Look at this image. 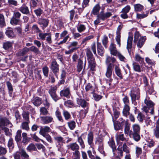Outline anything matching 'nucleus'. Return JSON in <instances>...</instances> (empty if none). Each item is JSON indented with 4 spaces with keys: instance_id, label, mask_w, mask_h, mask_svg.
Returning a JSON list of instances; mask_svg holds the SVG:
<instances>
[{
    "instance_id": "62",
    "label": "nucleus",
    "mask_w": 159,
    "mask_h": 159,
    "mask_svg": "<svg viewBox=\"0 0 159 159\" xmlns=\"http://www.w3.org/2000/svg\"><path fill=\"white\" fill-rule=\"evenodd\" d=\"M45 138L47 141L50 143H53V141L51 136L48 134L42 135Z\"/></svg>"
},
{
    "instance_id": "55",
    "label": "nucleus",
    "mask_w": 159,
    "mask_h": 159,
    "mask_svg": "<svg viewBox=\"0 0 159 159\" xmlns=\"http://www.w3.org/2000/svg\"><path fill=\"white\" fill-rule=\"evenodd\" d=\"M68 125L71 130L73 129L75 127V123L74 121H71L68 122Z\"/></svg>"
},
{
    "instance_id": "25",
    "label": "nucleus",
    "mask_w": 159,
    "mask_h": 159,
    "mask_svg": "<svg viewBox=\"0 0 159 159\" xmlns=\"http://www.w3.org/2000/svg\"><path fill=\"white\" fill-rule=\"evenodd\" d=\"M98 145V150L102 154H104V151L103 149V144L102 140H98L97 142Z\"/></svg>"
},
{
    "instance_id": "27",
    "label": "nucleus",
    "mask_w": 159,
    "mask_h": 159,
    "mask_svg": "<svg viewBox=\"0 0 159 159\" xmlns=\"http://www.w3.org/2000/svg\"><path fill=\"white\" fill-rule=\"evenodd\" d=\"M54 139L59 145H57V147H60L62 145V143L64 142L63 139L61 136H57L54 137Z\"/></svg>"
},
{
    "instance_id": "30",
    "label": "nucleus",
    "mask_w": 159,
    "mask_h": 159,
    "mask_svg": "<svg viewBox=\"0 0 159 159\" xmlns=\"http://www.w3.org/2000/svg\"><path fill=\"white\" fill-rule=\"evenodd\" d=\"M116 138L117 143L119 141H123L125 140L123 134H116Z\"/></svg>"
},
{
    "instance_id": "6",
    "label": "nucleus",
    "mask_w": 159,
    "mask_h": 159,
    "mask_svg": "<svg viewBox=\"0 0 159 159\" xmlns=\"http://www.w3.org/2000/svg\"><path fill=\"white\" fill-rule=\"evenodd\" d=\"M122 28L123 25H120L118 26L116 31V36L115 39L117 44L119 45V47L120 46V32Z\"/></svg>"
},
{
    "instance_id": "3",
    "label": "nucleus",
    "mask_w": 159,
    "mask_h": 159,
    "mask_svg": "<svg viewBox=\"0 0 159 159\" xmlns=\"http://www.w3.org/2000/svg\"><path fill=\"white\" fill-rule=\"evenodd\" d=\"M113 65L112 64H108L107 66V68L106 72L105 73V75L107 77L109 78V82L108 83L109 85H111V82L112 81V79L111 78L112 71L113 70Z\"/></svg>"
},
{
    "instance_id": "52",
    "label": "nucleus",
    "mask_w": 159,
    "mask_h": 159,
    "mask_svg": "<svg viewBox=\"0 0 159 159\" xmlns=\"http://www.w3.org/2000/svg\"><path fill=\"white\" fill-rule=\"evenodd\" d=\"M135 59L136 61L139 62L140 63H142L143 61V58L138 53L136 54Z\"/></svg>"
},
{
    "instance_id": "4",
    "label": "nucleus",
    "mask_w": 159,
    "mask_h": 159,
    "mask_svg": "<svg viewBox=\"0 0 159 159\" xmlns=\"http://www.w3.org/2000/svg\"><path fill=\"white\" fill-rule=\"evenodd\" d=\"M7 126L9 127H12L13 125L9 120L6 117H0V127L1 128L5 127Z\"/></svg>"
},
{
    "instance_id": "58",
    "label": "nucleus",
    "mask_w": 159,
    "mask_h": 159,
    "mask_svg": "<svg viewBox=\"0 0 159 159\" xmlns=\"http://www.w3.org/2000/svg\"><path fill=\"white\" fill-rule=\"evenodd\" d=\"M20 154L23 157L22 159H29V155L27 154L25 150H21Z\"/></svg>"
},
{
    "instance_id": "19",
    "label": "nucleus",
    "mask_w": 159,
    "mask_h": 159,
    "mask_svg": "<svg viewBox=\"0 0 159 159\" xmlns=\"http://www.w3.org/2000/svg\"><path fill=\"white\" fill-rule=\"evenodd\" d=\"M133 39V36H129L128 38L127 48L129 52L131 51V49L132 47Z\"/></svg>"
},
{
    "instance_id": "54",
    "label": "nucleus",
    "mask_w": 159,
    "mask_h": 159,
    "mask_svg": "<svg viewBox=\"0 0 159 159\" xmlns=\"http://www.w3.org/2000/svg\"><path fill=\"white\" fill-rule=\"evenodd\" d=\"M5 25L4 18V16L0 14V26L1 27H3Z\"/></svg>"
},
{
    "instance_id": "50",
    "label": "nucleus",
    "mask_w": 159,
    "mask_h": 159,
    "mask_svg": "<svg viewBox=\"0 0 159 159\" xmlns=\"http://www.w3.org/2000/svg\"><path fill=\"white\" fill-rule=\"evenodd\" d=\"M137 118L140 122H143V120H145L146 119L144 115L141 112H140L138 114Z\"/></svg>"
},
{
    "instance_id": "46",
    "label": "nucleus",
    "mask_w": 159,
    "mask_h": 159,
    "mask_svg": "<svg viewBox=\"0 0 159 159\" xmlns=\"http://www.w3.org/2000/svg\"><path fill=\"white\" fill-rule=\"evenodd\" d=\"M29 51V48H25L20 51L19 52V55L20 56H22L26 54Z\"/></svg>"
},
{
    "instance_id": "8",
    "label": "nucleus",
    "mask_w": 159,
    "mask_h": 159,
    "mask_svg": "<svg viewBox=\"0 0 159 159\" xmlns=\"http://www.w3.org/2000/svg\"><path fill=\"white\" fill-rule=\"evenodd\" d=\"M41 122L43 125L47 124L53 121V117L50 116H40Z\"/></svg>"
},
{
    "instance_id": "2",
    "label": "nucleus",
    "mask_w": 159,
    "mask_h": 159,
    "mask_svg": "<svg viewBox=\"0 0 159 159\" xmlns=\"http://www.w3.org/2000/svg\"><path fill=\"white\" fill-rule=\"evenodd\" d=\"M144 103L146 106H144L142 108V110L143 111L145 112L147 115V113L148 112L149 109L151 108L150 113L153 114V107L154 105V103L151 100H148L147 99H145Z\"/></svg>"
},
{
    "instance_id": "42",
    "label": "nucleus",
    "mask_w": 159,
    "mask_h": 159,
    "mask_svg": "<svg viewBox=\"0 0 159 159\" xmlns=\"http://www.w3.org/2000/svg\"><path fill=\"white\" fill-rule=\"evenodd\" d=\"M154 135L157 138H159V125H157L156 127L153 129Z\"/></svg>"
},
{
    "instance_id": "51",
    "label": "nucleus",
    "mask_w": 159,
    "mask_h": 159,
    "mask_svg": "<svg viewBox=\"0 0 159 159\" xmlns=\"http://www.w3.org/2000/svg\"><path fill=\"white\" fill-rule=\"evenodd\" d=\"M19 21V19L13 17L11 20L10 23L12 25H16L18 23Z\"/></svg>"
},
{
    "instance_id": "23",
    "label": "nucleus",
    "mask_w": 159,
    "mask_h": 159,
    "mask_svg": "<svg viewBox=\"0 0 159 159\" xmlns=\"http://www.w3.org/2000/svg\"><path fill=\"white\" fill-rule=\"evenodd\" d=\"M5 33L8 37L13 38L15 36L12 29L10 28H8L6 29Z\"/></svg>"
},
{
    "instance_id": "7",
    "label": "nucleus",
    "mask_w": 159,
    "mask_h": 159,
    "mask_svg": "<svg viewBox=\"0 0 159 159\" xmlns=\"http://www.w3.org/2000/svg\"><path fill=\"white\" fill-rule=\"evenodd\" d=\"M139 90L138 88H135L131 91L130 96L132 100H139Z\"/></svg>"
},
{
    "instance_id": "35",
    "label": "nucleus",
    "mask_w": 159,
    "mask_h": 159,
    "mask_svg": "<svg viewBox=\"0 0 159 159\" xmlns=\"http://www.w3.org/2000/svg\"><path fill=\"white\" fill-rule=\"evenodd\" d=\"M124 132L125 134H129L130 136L132 135V131L130 130L129 126L127 125H126L125 126Z\"/></svg>"
},
{
    "instance_id": "20",
    "label": "nucleus",
    "mask_w": 159,
    "mask_h": 159,
    "mask_svg": "<svg viewBox=\"0 0 159 159\" xmlns=\"http://www.w3.org/2000/svg\"><path fill=\"white\" fill-rule=\"evenodd\" d=\"M70 94V89L69 88H66V89L61 90L60 92L61 96H63L68 98H69Z\"/></svg>"
},
{
    "instance_id": "15",
    "label": "nucleus",
    "mask_w": 159,
    "mask_h": 159,
    "mask_svg": "<svg viewBox=\"0 0 159 159\" xmlns=\"http://www.w3.org/2000/svg\"><path fill=\"white\" fill-rule=\"evenodd\" d=\"M89 65L91 67V68L92 70H94V68L96 66V62L94 58L93 57L87 58Z\"/></svg>"
},
{
    "instance_id": "38",
    "label": "nucleus",
    "mask_w": 159,
    "mask_h": 159,
    "mask_svg": "<svg viewBox=\"0 0 159 159\" xmlns=\"http://www.w3.org/2000/svg\"><path fill=\"white\" fill-rule=\"evenodd\" d=\"M115 70L116 75L120 79H122V74L120 72V70L119 68V66H115Z\"/></svg>"
},
{
    "instance_id": "60",
    "label": "nucleus",
    "mask_w": 159,
    "mask_h": 159,
    "mask_svg": "<svg viewBox=\"0 0 159 159\" xmlns=\"http://www.w3.org/2000/svg\"><path fill=\"white\" fill-rule=\"evenodd\" d=\"M36 149L35 145L32 143H31L27 148V149L29 151H34Z\"/></svg>"
},
{
    "instance_id": "17",
    "label": "nucleus",
    "mask_w": 159,
    "mask_h": 159,
    "mask_svg": "<svg viewBox=\"0 0 159 159\" xmlns=\"http://www.w3.org/2000/svg\"><path fill=\"white\" fill-rule=\"evenodd\" d=\"M129 111L130 107L129 105H124L122 111L123 115L127 117L130 114Z\"/></svg>"
},
{
    "instance_id": "29",
    "label": "nucleus",
    "mask_w": 159,
    "mask_h": 159,
    "mask_svg": "<svg viewBox=\"0 0 159 159\" xmlns=\"http://www.w3.org/2000/svg\"><path fill=\"white\" fill-rule=\"evenodd\" d=\"M22 131L20 130H18L16 133V134L15 137V140L17 143H18L20 140L21 139V134Z\"/></svg>"
},
{
    "instance_id": "44",
    "label": "nucleus",
    "mask_w": 159,
    "mask_h": 159,
    "mask_svg": "<svg viewBox=\"0 0 159 159\" xmlns=\"http://www.w3.org/2000/svg\"><path fill=\"white\" fill-rule=\"evenodd\" d=\"M78 32L81 33L84 32L86 30V27L85 25L83 24H80L77 27Z\"/></svg>"
},
{
    "instance_id": "37",
    "label": "nucleus",
    "mask_w": 159,
    "mask_h": 159,
    "mask_svg": "<svg viewBox=\"0 0 159 159\" xmlns=\"http://www.w3.org/2000/svg\"><path fill=\"white\" fill-rule=\"evenodd\" d=\"M30 122L25 121L23 122L21 125V128L23 129L28 130L29 129L28 124Z\"/></svg>"
},
{
    "instance_id": "57",
    "label": "nucleus",
    "mask_w": 159,
    "mask_h": 159,
    "mask_svg": "<svg viewBox=\"0 0 159 159\" xmlns=\"http://www.w3.org/2000/svg\"><path fill=\"white\" fill-rule=\"evenodd\" d=\"M41 115H45L48 114V111L47 109L44 107H41L40 109Z\"/></svg>"
},
{
    "instance_id": "12",
    "label": "nucleus",
    "mask_w": 159,
    "mask_h": 159,
    "mask_svg": "<svg viewBox=\"0 0 159 159\" xmlns=\"http://www.w3.org/2000/svg\"><path fill=\"white\" fill-rule=\"evenodd\" d=\"M51 129L50 128L47 126H41L40 128L39 133L42 136L47 134L46 133L50 132Z\"/></svg>"
},
{
    "instance_id": "41",
    "label": "nucleus",
    "mask_w": 159,
    "mask_h": 159,
    "mask_svg": "<svg viewBox=\"0 0 159 159\" xmlns=\"http://www.w3.org/2000/svg\"><path fill=\"white\" fill-rule=\"evenodd\" d=\"M120 146L119 145L117 148L118 155L116 156V158L118 159H121L123 156V152L121 150V148H120Z\"/></svg>"
},
{
    "instance_id": "33",
    "label": "nucleus",
    "mask_w": 159,
    "mask_h": 159,
    "mask_svg": "<svg viewBox=\"0 0 159 159\" xmlns=\"http://www.w3.org/2000/svg\"><path fill=\"white\" fill-rule=\"evenodd\" d=\"M108 144L109 146L111 147L112 149L113 153L114 154V151L116 149V147L114 140L111 139L108 142Z\"/></svg>"
},
{
    "instance_id": "48",
    "label": "nucleus",
    "mask_w": 159,
    "mask_h": 159,
    "mask_svg": "<svg viewBox=\"0 0 159 159\" xmlns=\"http://www.w3.org/2000/svg\"><path fill=\"white\" fill-rule=\"evenodd\" d=\"M82 135L78 137L77 141L81 148H85V145L84 143V141L82 138Z\"/></svg>"
},
{
    "instance_id": "14",
    "label": "nucleus",
    "mask_w": 159,
    "mask_h": 159,
    "mask_svg": "<svg viewBox=\"0 0 159 159\" xmlns=\"http://www.w3.org/2000/svg\"><path fill=\"white\" fill-rule=\"evenodd\" d=\"M109 49L111 54L114 56H116L119 52L117 50L116 45L113 43H111L110 45Z\"/></svg>"
},
{
    "instance_id": "39",
    "label": "nucleus",
    "mask_w": 159,
    "mask_h": 159,
    "mask_svg": "<svg viewBox=\"0 0 159 159\" xmlns=\"http://www.w3.org/2000/svg\"><path fill=\"white\" fill-rule=\"evenodd\" d=\"M55 115L59 121L62 123L63 122L64 120L61 116V113L58 110L56 111Z\"/></svg>"
},
{
    "instance_id": "24",
    "label": "nucleus",
    "mask_w": 159,
    "mask_h": 159,
    "mask_svg": "<svg viewBox=\"0 0 159 159\" xmlns=\"http://www.w3.org/2000/svg\"><path fill=\"white\" fill-rule=\"evenodd\" d=\"M38 23L40 25H42L44 27H47L49 23V20L48 19H39Z\"/></svg>"
},
{
    "instance_id": "61",
    "label": "nucleus",
    "mask_w": 159,
    "mask_h": 159,
    "mask_svg": "<svg viewBox=\"0 0 159 159\" xmlns=\"http://www.w3.org/2000/svg\"><path fill=\"white\" fill-rule=\"evenodd\" d=\"M135 10L136 11H140L143 8V6L140 4H136L134 5Z\"/></svg>"
},
{
    "instance_id": "64",
    "label": "nucleus",
    "mask_w": 159,
    "mask_h": 159,
    "mask_svg": "<svg viewBox=\"0 0 159 159\" xmlns=\"http://www.w3.org/2000/svg\"><path fill=\"white\" fill-rule=\"evenodd\" d=\"M113 116L115 119H116L119 116L120 114V112L116 109H113Z\"/></svg>"
},
{
    "instance_id": "45",
    "label": "nucleus",
    "mask_w": 159,
    "mask_h": 159,
    "mask_svg": "<svg viewBox=\"0 0 159 159\" xmlns=\"http://www.w3.org/2000/svg\"><path fill=\"white\" fill-rule=\"evenodd\" d=\"M6 84L9 90V92L11 96H12L13 89L11 84L9 81L6 82Z\"/></svg>"
},
{
    "instance_id": "1",
    "label": "nucleus",
    "mask_w": 159,
    "mask_h": 159,
    "mask_svg": "<svg viewBox=\"0 0 159 159\" xmlns=\"http://www.w3.org/2000/svg\"><path fill=\"white\" fill-rule=\"evenodd\" d=\"M32 29L33 30H35L36 32H39L38 34L39 38H38V39L42 40H46V41L49 44H50L52 43L51 33H43L41 32V30L36 25H33Z\"/></svg>"
},
{
    "instance_id": "18",
    "label": "nucleus",
    "mask_w": 159,
    "mask_h": 159,
    "mask_svg": "<svg viewBox=\"0 0 159 159\" xmlns=\"http://www.w3.org/2000/svg\"><path fill=\"white\" fill-rule=\"evenodd\" d=\"M97 52L98 54L102 56L104 52V51L103 47L102 46L100 43H97Z\"/></svg>"
},
{
    "instance_id": "10",
    "label": "nucleus",
    "mask_w": 159,
    "mask_h": 159,
    "mask_svg": "<svg viewBox=\"0 0 159 159\" xmlns=\"http://www.w3.org/2000/svg\"><path fill=\"white\" fill-rule=\"evenodd\" d=\"M50 68L54 74L56 75L57 73L59 72V65L55 61H52Z\"/></svg>"
},
{
    "instance_id": "53",
    "label": "nucleus",
    "mask_w": 159,
    "mask_h": 159,
    "mask_svg": "<svg viewBox=\"0 0 159 159\" xmlns=\"http://www.w3.org/2000/svg\"><path fill=\"white\" fill-rule=\"evenodd\" d=\"M2 129L5 132V134L9 137H10L11 135V133L10 132L9 130L7 127H3L2 128Z\"/></svg>"
},
{
    "instance_id": "11",
    "label": "nucleus",
    "mask_w": 159,
    "mask_h": 159,
    "mask_svg": "<svg viewBox=\"0 0 159 159\" xmlns=\"http://www.w3.org/2000/svg\"><path fill=\"white\" fill-rule=\"evenodd\" d=\"M66 147L68 149H70L73 151L78 150L80 147L79 145L76 143H70L66 145Z\"/></svg>"
},
{
    "instance_id": "59",
    "label": "nucleus",
    "mask_w": 159,
    "mask_h": 159,
    "mask_svg": "<svg viewBox=\"0 0 159 159\" xmlns=\"http://www.w3.org/2000/svg\"><path fill=\"white\" fill-rule=\"evenodd\" d=\"M85 90L86 91H91L92 92L93 91L94 89L92 85L90 84H88L85 87Z\"/></svg>"
},
{
    "instance_id": "36",
    "label": "nucleus",
    "mask_w": 159,
    "mask_h": 159,
    "mask_svg": "<svg viewBox=\"0 0 159 159\" xmlns=\"http://www.w3.org/2000/svg\"><path fill=\"white\" fill-rule=\"evenodd\" d=\"M133 139L136 141L138 142L141 139L140 133H132Z\"/></svg>"
},
{
    "instance_id": "22",
    "label": "nucleus",
    "mask_w": 159,
    "mask_h": 159,
    "mask_svg": "<svg viewBox=\"0 0 159 159\" xmlns=\"http://www.w3.org/2000/svg\"><path fill=\"white\" fill-rule=\"evenodd\" d=\"M101 9V7L99 4H96L93 7L91 13L94 15H98Z\"/></svg>"
},
{
    "instance_id": "5",
    "label": "nucleus",
    "mask_w": 159,
    "mask_h": 159,
    "mask_svg": "<svg viewBox=\"0 0 159 159\" xmlns=\"http://www.w3.org/2000/svg\"><path fill=\"white\" fill-rule=\"evenodd\" d=\"M113 10L112 9H107V12L104 13L101 11L100 13L99 17L101 19V20H104L106 18H109L112 15Z\"/></svg>"
},
{
    "instance_id": "63",
    "label": "nucleus",
    "mask_w": 159,
    "mask_h": 159,
    "mask_svg": "<svg viewBox=\"0 0 159 159\" xmlns=\"http://www.w3.org/2000/svg\"><path fill=\"white\" fill-rule=\"evenodd\" d=\"M12 46V43L9 42H7L4 43L3 47L5 49H7Z\"/></svg>"
},
{
    "instance_id": "13",
    "label": "nucleus",
    "mask_w": 159,
    "mask_h": 159,
    "mask_svg": "<svg viewBox=\"0 0 159 159\" xmlns=\"http://www.w3.org/2000/svg\"><path fill=\"white\" fill-rule=\"evenodd\" d=\"M77 103L83 108L87 107L89 105L88 103L82 98H77Z\"/></svg>"
},
{
    "instance_id": "26",
    "label": "nucleus",
    "mask_w": 159,
    "mask_h": 159,
    "mask_svg": "<svg viewBox=\"0 0 159 159\" xmlns=\"http://www.w3.org/2000/svg\"><path fill=\"white\" fill-rule=\"evenodd\" d=\"M146 40L145 37H140L137 42V46L138 48H141L143 45L144 42Z\"/></svg>"
},
{
    "instance_id": "34",
    "label": "nucleus",
    "mask_w": 159,
    "mask_h": 159,
    "mask_svg": "<svg viewBox=\"0 0 159 159\" xmlns=\"http://www.w3.org/2000/svg\"><path fill=\"white\" fill-rule=\"evenodd\" d=\"M112 116V120L114 122V128L115 130H118L121 129L122 127L121 124L120 123H118V121L114 122V121L113 117V116Z\"/></svg>"
},
{
    "instance_id": "40",
    "label": "nucleus",
    "mask_w": 159,
    "mask_h": 159,
    "mask_svg": "<svg viewBox=\"0 0 159 159\" xmlns=\"http://www.w3.org/2000/svg\"><path fill=\"white\" fill-rule=\"evenodd\" d=\"M32 137L33 139L34 140L37 142H39L41 141L44 145H48V144L46 142L44 141L42 139H40L35 134L33 135Z\"/></svg>"
},
{
    "instance_id": "28",
    "label": "nucleus",
    "mask_w": 159,
    "mask_h": 159,
    "mask_svg": "<svg viewBox=\"0 0 159 159\" xmlns=\"http://www.w3.org/2000/svg\"><path fill=\"white\" fill-rule=\"evenodd\" d=\"M33 104L36 106H39L42 103L41 99L38 97L34 98L32 101Z\"/></svg>"
},
{
    "instance_id": "47",
    "label": "nucleus",
    "mask_w": 159,
    "mask_h": 159,
    "mask_svg": "<svg viewBox=\"0 0 159 159\" xmlns=\"http://www.w3.org/2000/svg\"><path fill=\"white\" fill-rule=\"evenodd\" d=\"M8 146L10 149H12L14 147V143L13 139L10 137L8 141Z\"/></svg>"
},
{
    "instance_id": "9",
    "label": "nucleus",
    "mask_w": 159,
    "mask_h": 159,
    "mask_svg": "<svg viewBox=\"0 0 159 159\" xmlns=\"http://www.w3.org/2000/svg\"><path fill=\"white\" fill-rule=\"evenodd\" d=\"M56 86L52 87L49 91V93L52 98L55 101H57L58 98L56 93Z\"/></svg>"
},
{
    "instance_id": "32",
    "label": "nucleus",
    "mask_w": 159,
    "mask_h": 159,
    "mask_svg": "<svg viewBox=\"0 0 159 159\" xmlns=\"http://www.w3.org/2000/svg\"><path fill=\"white\" fill-rule=\"evenodd\" d=\"M83 66V62L82 61L79 59L78 60V64L77 66V71L79 72H80L82 70Z\"/></svg>"
},
{
    "instance_id": "31",
    "label": "nucleus",
    "mask_w": 159,
    "mask_h": 159,
    "mask_svg": "<svg viewBox=\"0 0 159 159\" xmlns=\"http://www.w3.org/2000/svg\"><path fill=\"white\" fill-rule=\"evenodd\" d=\"M133 66L134 70L136 72H141V70L140 65L137 63L133 62Z\"/></svg>"
},
{
    "instance_id": "56",
    "label": "nucleus",
    "mask_w": 159,
    "mask_h": 159,
    "mask_svg": "<svg viewBox=\"0 0 159 159\" xmlns=\"http://www.w3.org/2000/svg\"><path fill=\"white\" fill-rule=\"evenodd\" d=\"M140 36L139 32L138 31H136L134 33V43H136L138 40L139 39V38L140 37Z\"/></svg>"
},
{
    "instance_id": "49",
    "label": "nucleus",
    "mask_w": 159,
    "mask_h": 159,
    "mask_svg": "<svg viewBox=\"0 0 159 159\" xmlns=\"http://www.w3.org/2000/svg\"><path fill=\"white\" fill-rule=\"evenodd\" d=\"M93 134L92 132H90L88 134V142L89 145H91L93 143Z\"/></svg>"
},
{
    "instance_id": "21",
    "label": "nucleus",
    "mask_w": 159,
    "mask_h": 159,
    "mask_svg": "<svg viewBox=\"0 0 159 159\" xmlns=\"http://www.w3.org/2000/svg\"><path fill=\"white\" fill-rule=\"evenodd\" d=\"M132 133H140V125L137 124H134L132 125Z\"/></svg>"
},
{
    "instance_id": "16",
    "label": "nucleus",
    "mask_w": 159,
    "mask_h": 159,
    "mask_svg": "<svg viewBox=\"0 0 159 159\" xmlns=\"http://www.w3.org/2000/svg\"><path fill=\"white\" fill-rule=\"evenodd\" d=\"M18 10L23 14L27 15L30 14L28 7L25 4H23L19 8Z\"/></svg>"
},
{
    "instance_id": "43",
    "label": "nucleus",
    "mask_w": 159,
    "mask_h": 159,
    "mask_svg": "<svg viewBox=\"0 0 159 159\" xmlns=\"http://www.w3.org/2000/svg\"><path fill=\"white\" fill-rule=\"evenodd\" d=\"M22 115L24 120L25 121L30 122L29 118V113L28 112L23 111Z\"/></svg>"
}]
</instances>
